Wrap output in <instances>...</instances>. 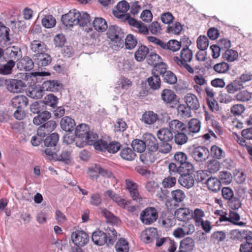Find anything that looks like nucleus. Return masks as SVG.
I'll return each mask as SVG.
<instances>
[{"label": "nucleus", "mask_w": 252, "mask_h": 252, "mask_svg": "<svg viewBox=\"0 0 252 252\" xmlns=\"http://www.w3.org/2000/svg\"><path fill=\"white\" fill-rule=\"evenodd\" d=\"M180 185L187 189H190L194 186V180L189 173H181L178 179Z\"/></svg>", "instance_id": "17"}, {"label": "nucleus", "mask_w": 252, "mask_h": 252, "mask_svg": "<svg viewBox=\"0 0 252 252\" xmlns=\"http://www.w3.org/2000/svg\"><path fill=\"white\" fill-rule=\"evenodd\" d=\"M180 60L183 63H189L192 59L193 53L188 47L184 48L180 51Z\"/></svg>", "instance_id": "36"}, {"label": "nucleus", "mask_w": 252, "mask_h": 252, "mask_svg": "<svg viewBox=\"0 0 252 252\" xmlns=\"http://www.w3.org/2000/svg\"><path fill=\"white\" fill-rule=\"evenodd\" d=\"M222 57L224 60L232 62L237 60L238 58V52L233 49H227L222 54Z\"/></svg>", "instance_id": "44"}, {"label": "nucleus", "mask_w": 252, "mask_h": 252, "mask_svg": "<svg viewBox=\"0 0 252 252\" xmlns=\"http://www.w3.org/2000/svg\"><path fill=\"white\" fill-rule=\"evenodd\" d=\"M9 29L5 26H0V46L3 45L10 40L9 36Z\"/></svg>", "instance_id": "39"}, {"label": "nucleus", "mask_w": 252, "mask_h": 252, "mask_svg": "<svg viewBox=\"0 0 252 252\" xmlns=\"http://www.w3.org/2000/svg\"><path fill=\"white\" fill-rule=\"evenodd\" d=\"M33 60L38 67H42L49 65L52 61V58L45 52L39 55H34Z\"/></svg>", "instance_id": "20"}, {"label": "nucleus", "mask_w": 252, "mask_h": 252, "mask_svg": "<svg viewBox=\"0 0 252 252\" xmlns=\"http://www.w3.org/2000/svg\"><path fill=\"white\" fill-rule=\"evenodd\" d=\"M211 154L214 157L218 159L221 158L225 156L223 151L219 147L213 145L211 148Z\"/></svg>", "instance_id": "64"}, {"label": "nucleus", "mask_w": 252, "mask_h": 252, "mask_svg": "<svg viewBox=\"0 0 252 252\" xmlns=\"http://www.w3.org/2000/svg\"><path fill=\"white\" fill-rule=\"evenodd\" d=\"M206 184L209 190L214 192L219 191L221 186V182L216 177L208 178L207 180Z\"/></svg>", "instance_id": "30"}, {"label": "nucleus", "mask_w": 252, "mask_h": 252, "mask_svg": "<svg viewBox=\"0 0 252 252\" xmlns=\"http://www.w3.org/2000/svg\"><path fill=\"white\" fill-rule=\"evenodd\" d=\"M104 195L106 197L111 198L114 202H116L118 205L121 207H125L126 205V202L125 199L122 198L118 194L115 193L112 190H107L104 192Z\"/></svg>", "instance_id": "23"}, {"label": "nucleus", "mask_w": 252, "mask_h": 252, "mask_svg": "<svg viewBox=\"0 0 252 252\" xmlns=\"http://www.w3.org/2000/svg\"><path fill=\"white\" fill-rule=\"evenodd\" d=\"M174 215L179 220L185 221L192 216V213L188 208H180L175 212Z\"/></svg>", "instance_id": "26"}, {"label": "nucleus", "mask_w": 252, "mask_h": 252, "mask_svg": "<svg viewBox=\"0 0 252 252\" xmlns=\"http://www.w3.org/2000/svg\"><path fill=\"white\" fill-rule=\"evenodd\" d=\"M191 109L184 104H180L177 108L178 115L183 118L191 117Z\"/></svg>", "instance_id": "46"}, {"label": "nucleus", "mask_w": 252, "mask_h": 252, "mask_svg": "<svg viewBox=\"0 0 252 252\" xmlns=\"http://www.w3.org/2000/svg\"><path fill=\"white\" fill-rule=\"evenodd\" d=\"M174 139L176 144L182 145L188 142V137L183 131H180L175 134Z\"/></svg>", "instance_id": "51"}, {"label": "nucleus", "mask_w": 252, "mask_h": 252, "mask_svg": "<svg viewBox=\"0 0 252 252\" xmlns=\"http://www.w3.org/2000/svg\"><path fill=\"white\" fill-rule=\"evenodd\" d=\"M115 248L117 252H128V243L125 239L121 238L117 242Z\"/></svg>", "instance_id": "48"}, {"label": "nucleus", "mask_w": 252, "mask_h": 252, "mask_svg": "<svg viewBox=\"0 0 252 252\" xmlns=\"http://www.w3.org/2000/svg\"><path fill=\"white\" fill-rule=\"evenodd\" d=\"M107 35L117 46H123L124 34L119 27L115 25L109 26L107 32Z\"/></svg>", "instance_id": "4"}, {"label": "nucleus", "mask_w": 252, "mask_h": 252, "mask_svg": "<svg viewBox=\"0 0 252 252\" xmlns=\"http://www.w3.org/2000/svg\"><path fill=\"white\" fill-rule=\"evenodd\" d=\"M57 152H55V154H54L55 155H51L49 159L50 160L54 159L55 160H60L63 161L69 160L70 157V152L69 151L63 150L59 155L57 154Z\"/></svg>", "instance_id": "38"}, {"label": "nucleus", "mask_w": 252, "mask_h": 252, "mask_svg": "<svg viewBox=\"0 0 252 252\" xmlns=\"http://www.w3.org/2000/svg\"><path fill=\"white\" fill-rule=\"evenodd\" d=\"M189 154L197 162L202 163L209 158V152L204 146H198L190 149Z\"/></svg>", "instance_id": "5"}, {"label": "nucleus", "mask_w": 252, "mask_h": 252, "mask_svg": "<svg viewBox=\"0 0 252 252\" xmlns=\"http://www.w3.org/2000/svg\"><path fill=\"white\" fill-rule=\"evenodd\" d=\"M240 220V216L234 210L230 211L228 214V221L235 225L243 226L245 223L242 221H238Z\"/></svg>", "instance_id": "42"}, {"label": "nucleus", "mask_w": 252, "mask_h": 252, "mask_svg": "<svg viewBox=\"0 0 252 252\" xmlns=\"http://www.w3.org/2000/svg\"><path fill=\"white\" fill-rule=\"evenodd\" d=\"M149 32L154 35H158L161 33L162 28L160 24L157 21L152 22L150 25L149 28Z\"/></svg>", "instance_id": "62"}, {"label": "nucleus", "mask_w": 252, "mask_h": 252, "mask_svg": "<svg viewBox=\"0 0 252 252\" xmlns=\"http://www.w3.org/2000/svg\"><path fill=\"white\" fill-rule=\"evenodd\" d=\"M90 130V127L87 124H81L78 125L75 130V144L77 141H81V139L85 138Z\"/></svg>", "instance_id": "18"}, {"label": "nucleus", "mask_w": 252, "mask_h": 252, "mask_svg": "<svg viewBox=\"0 0 252 252\" xmlns=\"http://www.w3.org/2000/svg\"><path fill=\"white\" fill-rule=\"evenodd\" d=\"M181 47V44L180 42L175 39H171L167 42L166 50L175 52L178 51Z\"/></svg>", "instance_id": "60"}, {"label": "nucleus", "mask_w": 252, "mask_h": 252, "mask_svg": "<svg viewBox=\"0 0 252 252\" xmlns=\"http://www.w3.org/2000/svg\"><path fill=\"white\" fill-rule=\"evenodd\" d=\"M13 107L20 109L26 107L28 104L27 97L23 95H18L13 97L11 100Z\"/></svg>", "instance_id": "24"}, {"label": "nucleus", "mask_w": 252, "mask_h": 252, "mask_svg": "<svg viewBox=\"0 0 252 252\" xmlns=\"http://www.w3.org/2000/svg\"><path fill=\"white\" fill-rule=\"evenodd\" d=\"M166 65L164 63L161 62L158 63L154 65V67L152 70V74H155L157 76H159V75H163V74L166 72Z\"/></svg>", "instance_id": "47"}, {"label": "nucleus", "mask_w": 252, "mask_h": 252, "mask_svg": "<svg viewBox=\"0 0 252 252\" xmlns=\"http://www.w3.org/2000/svg\"><path fill=\"white\" fill-rule=\"evenodd\" d=\"M128 19L127 23L131 26L136 28L135 31L143 35L149 34V30L147 26L140 21L136 20L134 18L129 17L128 16H125Z\"/></svg>", "instance_id": "13"}, {"label": "nucleus", "mask_w": 252, "mask_h": 252, "mask_svg": "<svg viewBox=\"0 0 252 252\" xmlns=\"http://www.w3.org/2000/svg\"><path fill=\"white\" fill-rule=\"evenodd\" d=\"M120 156L123 159L131 161L134 159L136 154L132 149L126 147L122 149Z\"/></svg>", "instance_id": "45"}, {"label": "nucleus", "mask_w": 252, "mask_h": 252, "mask_svg": "<svg viewBox=\"0 0 252 252\" xmlns=\"http://www.w3.org/2000/svg\"><path fill=\"white\" fill-rule=\"evenodd\" d=\"M185 100L187 106L193 110H197L200 107V103L197 96L192 94H187L185 96Z\"/></svg>", "instance_id": "22"}, {"label": "nucleus", "mask_w": 252, "mask_h": 252, "mask_svg": "<svg viewBox=\"0 0 252 252\" xmlns=\"http://www.w3.org/2000/svg\"><path fill=\"white\" fill-rule=\"evenodd\" d=\"M149 53V49L144 45L140 46L135 53V60L138 62L143 61Z\"/></svg>", "instance_id": "41"}, {"label": "nucleus", "mask_w": 252, "mask_h": 252, "mask_svg": "<svg viewBox=\"0 0 252 252\" xmlns=\"http://www.w3.org/2000/svg\"><path fill=\"white\" fill-rule=\"evenodd\" d=\"M137 40L132 34H128L125 39V46L127 49H133L137 44Z\"/></svg>", "instance_id": "63"}, {"label": "nucleus", "mask_w": 252, "mask_h": 252, "mask_svg": "<svg viewBox=\"0 0 252 252\" xmlns=\"http://www.w3.org/2000/svg\"><path fill=\"white\" fill-rule=\"evenodd\" d=\"M58 102V98L57 97L53 94H49L44 97L42 103L46 105L55 108L57 106Z\"/></svg>", "instance_id": "49"}, {"label": "nucleus", "mask_w": 252, "mask_h": 252, "mask_svg": "<svg viewBox=\"0 0 252 252\" xmlns=\"http://www.w3.org/2000/svg\"><path fill=\"white\" fill-rule=\"evenodd\" d=\"M7 82V89L10 92L14 93H20L26 86L25 84L20 80L8 79Z\"/></svg>", "instance_id": "12"}, {"label": "nucleus", "mask_w": 252, "mask_h": 252, "mask_svg": "<svg viewBox=\"0 0 252 252\" xmlns=\"http://www.w3.org/2000/svg\"><path fill=\"white\" fill-rule=\"evenodd\" d=\"M158 120V115L151 111L144 112L142 115L141 119L142 121L147 125L154 124Z\"/></svg>", "instance_id": "31"}, {"label": "nucleus", "mask_w": 252, "mask_h": 252, "mask_svg": "<svg viewBox=\"0 0 252 252\" xmlns=\"http://www.w3.org/2000/svg\"><path fill=\"white\" fill-rule=\"evenodd\" d=\"M93 26L95 31L100 32H105L108 28L106 21L101 17L95 18L93 22Z\"/></svg>", "instance_id": "29"}, {"label": "nucleus", "mask_w": 252, "mask_h": 252, "mask_svg": "<svg viewBox=\"0 0 252 252\" xmlns=\"http://www.w3.org/2000/svg\"><path fill=\"white\" fill-rule=\"evenodd\" d=\"M44 94V90L42 88V85L31 86L27 91V94L30 97L33 99H39L41 98Z\"/></svg>", "instance_id": "15"}, {"label": "nucleus", "mask_w": 252, "mask_h": 252, "mask_svg": "<svg viewBox=\"0 0 252 252\" xmlns=\"http://www.w3.org/2000/svg\"><path fill=\"white\" fill-rule=\"evenodd\" d=\"M164 82L173 85L175 84L177 81L176 76L172 71L167 70L162 76Z\"/></svg>", "instance_id": "53"}, {"label": "nucleus", "mask_w": 252, "mask_h": 252, "mask_svg": "<svg viewBox=\"0 0 252 252\" xmlns=\"http://www.w3.org/2000/svg\"><path fill=\"white\" fill-rule=\"evenodd\" d=\"M108 236L104 232L97 230L94 232L92 235V240L94 244L97 246H103L106 244L107 246L113 245L117 239V232L113 227H108L106 230Z\"/></svg>", "instance_id": "1"}, {"label": "nucleus", "mask_w": 252, "mask_h": 252, "mask_svg": "<svg viewBox=\"0 0 252 252\" xmlns=\"http://www.w3.org/2000/svg\"><path fill=\"white\" fill-rule=\"evenodd\" d=\"M60 125L63 130L70 132L73 130L75 123L74 120L70 117L65 116L61 119Z\"/></svg>", "instance_id": "28"}, {"label": "nucleus", "mask_w": 252, "mask_h": 252, "mask_svg": "<svg viewBox=\"0 0 252 252\" xmlns=\"http://www.w3.org/2000/svg\"><path fill=\"white\" fill-rule=\"evenodd\" d=\"M21 49L17 46H12L7 48L6 50V54L11 58V60L16 62L21 57Z\"/></svg>", "instance_id": "34"}, {"label": "nucleus", "mask_w": 252, "mask_h": 252, "mask_svg": "<svg viewBox=\"0 0 252 252\" xmlns=\"http://www.w3.org/2000/svg\"><path fill=\"white\" fill-rule=\"evenodd\" d=\"M201 123L197 119H191L188 124L189 134L198 133L200 129Z\"/></svg>", "instance_id": "37"}, {"label": "nucleus", "mask_w": 252, "mask_h": 252, "mask_svg": "<svg viewBox=\"0 0 252 252\" xmlns=\"http://www.w3.org/2000/svg\"><path fill=\"white\" fill-rule=\"evenodd\" d=\"M104 148L99 149V151H105L107 150L109 153H115L119 150L121 147L120 144L117 142H112L108 145L107 142L104 141Z\"/></svg>", "instance_id": "43"}, {"label": "nucleus", "mask_w": 252, "mask_h": 252, "mask_svg": "<svg viewBox=\"0 0 252 252\" xmlns=\"http://www.w3.org/2000/svg\"><path fill=\"white\" fill-rule=\"evenodd\" d=\"M171 199L176 203L183 202L186 197L185 192L180 189L172 190L171 192Z\"/></svg>", "instance_id": "40"}, {"label": "nucleus", "mask_w": 252, "mask_h": 252, "mask_svg": "<svg viewBox=\"0 0 252 252\" xmlns=\"http://www.w3.org/2000/svg\"><path fill=\"white\" fill-rule=\"evenodd\" d=\"M71 238L73 243L78 247H83L89 241V236L83 230L73 232Z\"/></svg>", "instance_id": "8"}, {"label": "nucleus", "mask_w": 252, "mask_h": 252, "mask_svg": "<svg viewBox=\"0 0 252 252\" xmlns=\"http://www.w3.org/2000/svg\"><path fill=\"white\" fill-rule=\"evenodd\" d=\"M79 16L80 12L75 9H72L68 13L62 16V21L65 26L72 27L73 25H77Z\"/></svg>", "instance_id": "7"}, {"label": "nucleus", "mask_w": 252, "mask_h": 252, "mask_svg": "<svg viewBox=\"0 0 252 252\" xmlns=\"http://www.w3.org/2000/svg\"><path fill=\"white\" fill-rule=\"evenodd\" d=\"M56 126L57 124L55 121L53 120L48 121L38 128V134L46 136L48 133L53 131Z\"/></svg>", "instance_id": "27"}, {"label": "nucleus", "mask_w": 252, "mask_h": 252, "mask_svg": "<svg viewBox=\"0 0 252 252\" xmlns=\"http://www.w3.org/2000/svg\"><path fill=\"white\" fill-rule=\"evenodd\" d=\"M246 232L247 231L245 230L240 231L237 229L232 230L230 233V238L234 240H237L239 241H242L244 238H245Z\"/></svg>", "instance_id": "57"}, {"label": "nucleus", "mask_w": 252, "mask_h": 252, "mask_svg": "<svg viewBox=\"0 0 252 252\" xmlns=\"http://www.w3.org/2000/svg\"><path fill=\"white\" fill-rule=\"evenodd\" d=\"M30 48L31 50L35 53L34 55H39L47 51L46 44L40 40H34L31 42Z\"/></svg>", "instance_id": "19"}, {"label": "nucleus", "mask_w": 252, "mask_h": 252, "mask_svg": "<svg viewBox=\"0 0 252 252\" xmlns=\"http://www.w3.org/2000/svg\"><path fill=\"white\" fill-rule=\"evenodd\" d=\"M42 85L44 91L56 92L62 88V84L57 80H47L44 82Z\"/></svg>", "instance_id": "21"}, {"label": "nucleus", "mask_w": 252, "mask_h": 252, "mask_svg": "<svg viewBox=\"0 0 252 252\" xmlns=\"http://www.w3.org/2000/svg\"><path fill=\"white\" fill-rule=\"evenodd\" d=\"M157 135L158 138L162 141L168 142L171 140L173 134L168 128H162L157 131Z\"/></svg>", "instance_id": "33"}, {"label": "nucleus", "mask_w": 252, "mask_h": 252, "mask_svg": "<svg viewBox=\"0 0 252 252\" xmlns=\"http://www.w3.org/2000/svg\"><path fill=\"white\" fill-rule=\"evenodd\" d=\"M143 138L145 141L146 147L149 151L154 152L158 151V141L153 135L150 133L145 134Z\"/></svg>", "instance_id": "16"}, {"label": "nucleus", "mask_w": 252, "mask_h": 252, "mask_svg": "<svg viewBox=\"0 0 252 252\" xmlns=\"http://www.w3.org/2000/svg\"><path fill=\"white\" fill-rule=\"evenodd\" d=\"M168 127L172 134H176L180 131H184L186 129V126L178 120H173L169 122Z\"/></svg>", "instance_id": "25"}, {"label": "nucleus", "mask_w": 252, "mask_h": 252, "mask_svg": "<svg viewBox=\"0 0 252 252\" xmlns=\"http://www.w3.org/2000/svg\"><path fill=\"white\" fill-rule=\"evenodd\" d=\"M86 144L93 145L94 148L97 150L104 148L105 146L104 140H98V136L96 133L91 130L88 133L85 138L81 139V141H77L76 142V146L82 148Z\"/></svg>", "instance_id": "2"}, {"label": "nucleus", "mask_w": 252, "mask_h": 252, "mask_svg": "<svg viewBox=\"0 0 252 252\" xmlns=\"http://www.w3.org/2000/svg\"><path fill=\"white\" fill-rule=\"evenodd\" d=\"M161 98L165 104L172 106L179 102L177 95L174 91L170 89H165L161 92Z\"/></svg>", "instance_id": "9"}, {"label": "nucleus", "mask_w": 252, "mask_h": 252, "mask_svg": "<svg viewBox=\"0 0 252 252\" xmlns=\"http://www.w3.org/2000/svg\"><path fill=\"white\" fill-rule=\"evenodd\" d=\"M195 231L194 226L189 223L186 222L181 227L175 229L173 235L176 238H181L186 235H189Z\"/></svg>", "instance_id": "11"}, {"label": "nucleus", "mask_w": 252, "mask_h": 252, "mask_svg": "<svg viewBox=\"0 0 252 252\" xmlns=\"http://www.w3.org/2000/svg\"><path fill=\"white\" fill-rule=\"evenodd\" d=\"M219 177V180L221 182V184H229L231 182L232 179L231 174L226 171L220 172Z\"/></svg>", "instance_id": "55"}, {"label": "nucleus", "mask_w": 252, "mask_h": 252, "mask_svg": "<svg viewBox=\"0 0 252 252\" xmlns=\"http://www.w3.org/2000/svg\"><path fill=\"white\" fill-rule=\"evenodd\" d=\"M209 46V40L205 36H200L197 39V47L201 50H205Z\"/></svg>", "instance_id": "58"}, {"label": "nucleus", "mask_w": 252, "mask_h": 252, "mask_svg": "<svg viewBox=\"0 0 252 252\" xmlns=\"http://www.w3.org/2000/svg\"><path fill=\"white\" fill-rule=\"evenodd\" d=\"M158 218V213L154 207H148L142 211L140 215L142 222L150 225L156 221Z\"/></svg>", "instance_id": "6"}, {"label": "nucleus", "mask_w": 252, "mask_h": 252, "mask_svg": "<svg viewBox=\"0 0 252 252\" xmlns=\"http://www.w3.org/2000/svg\"><path fill=\"white\" fill-rule=\"evenodd\" d=\"M174 63H176L179 66L186 69L189 73L193 74L194 73V70L192 67L189 65L188 63H183L180 60V58L178 56H174L172 58Z\"/></svg>", "instance_id": "59"}, {"label": "nucleus", "mask_w": 252, "mask_h": 252, "mask_svg": "<svg viewBox=\"0 0 252 252\" xmlns=\"http://www.w3.org/2000/svg\"><path fill=\"white\" fill-rule=\"evenodd\" d=\"M42 26L46 28H51L54 27L56 24V19L52 15H46L42 19Z\"/></svg>", "instance_id": "52"}, {"label": "nucleus", "mask_w": 252, "mask_h": 252, "mask_svg": "<svg viewBox=\"0 0 252 252\" xmlns=\"http://www.w3.org/2000/svg\"><path fill=\"white\" fill-rule=\"evenodd\" d=\"M131 146L134 151L142 153L146 148L145 141H144L137 139H134L131 143Z\"/></svg>", "instance_id": "50"}, {"label": "nucleus", "mask_w": 252, "mask_h": 252, "mask_svg": "<svg viewBox=\"0 0 252 252\" xmlns=\"http://www.w3.org/2000/svg\"><path fill=\"white\" fill-rule=\"evenodd\" d=\"M214 70L219 73H226L229 69V64L224 62L216 64L213 67Z\"/></svg>", "instance_id": "61"}, {"label": "nucleus", "mask_w": 252, "mask_h": 252, "mask_svg": "<svg viewBox=\"0 0 252 252\" xmlns=\"http://www.w3.org/2000/svg\"><path fill=\"white\" fill-rule=\"evenodd\" d=\"M59 139V136L57 133H53L46 138L44 141V149L43 151L48 158L59 151L57 145Z\"/></svg>", "instance_id": "3"}, {"label": "nucleus", "mask_w": 252, "mask_h": 252, "mask_svg": "<svg viewBox=\"0 0 252 252\" xmlns=\"http://www.w3.org/2000/svg\"><path fill=\"white\" fill-rule=\"evenodd\" d=\"M130 6L126 0H123L119 2L117 5V9L118 11L114 12V15L115 17L121 19L124 21H128V19L125 17V16L127 15L129 17H131L129 14L126 13L127 10L129 9Z\"/></svg>", "instance_id": "10"}, {"label": "nucleus", "mask_w": 252, "mask_h": 252, "mask_svg": "<svg viewBox=\"0 0 252 252\" xmlns=\"http://www.w3.org/2000/svg\"><path fill=\"white\" fill-rule=\"evenodd\" d=\"M78 21L77 25L80 27L87 26L88 24H90V17L86 12H80V16H79Z\"/></svg>", "instance_id": "56"}, {"label": "nucleus", "mask_w": 252, "mask_h": 252, "mask_svg": "<svg viewBox=\"0 0 252 252\" xmlns=\"http://www.w3.org/2000/svg\"><path fill=\"white\" fill-rule=\"evenodd\" d=\"M148 83L152 89L157 90L160 87V79L159 77L152 74V76L148 79Z\"/></svg>", "instance_id": "54"}, {"label": "nucleus", "mask_w": 252, "mask_h": 252, "mask_svg": "<svg viewBox=\"0 0 252 252\" xmlns=\"http://www.w3.org/2000/svg\"><path fill=\"white\" fill-rule=\"evenodd\" d=\"M194 246L195 242L193 239L191 237H188L180 242V250L189 252L193 249Z\"/></svg>", "instance_id": "32"}, {"label": "nucleus", "mask_w": 252, "mask_h": 252, "mask_svg": "<svg viewBox=\"0 0 252 252\" xmlns=\"http://www.w3.org/2000/svg\"><path fill=\"white\" fill-rule=\"evenodd\" d=\"M158 235V231L156 228L150 227L142 231L140 237L143 242L148 244L154 242Z\"/></svg>", "instance_id": "14"}, {"label": "nucleus", "mask_w": 252, "mask_h": 252, "mask_svg": "<svg viewBox=\"0 0 252 252\" xmlns=\"http://www.w3.org/2000/svg\"><path fill=\"white\" fill-rule=\"evenodd\" d=\"M244 88V85L236 79L228 84L225 87V89L228 93L233 94Z\"/></svg>", "instance_id": "35"}]
</instances>
